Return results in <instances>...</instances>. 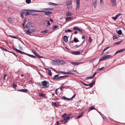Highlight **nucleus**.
<instances>
[{
    "label": "nucleus",
    "mask_w": 125,
    "mask_h": 125,
    "mask_svg": "<svg viewBox=\"0 0 125 125\" xmlns=\"http://www.w3.org/2000/svg\"><path fill=\"white\" fill-rule=\"evenodd\" d=\"M110 48L109 47H106L104 49V51H106V50H107V49H109Z\"/></svg>",
    "instance_id": "bf43d9fd"
},
{
    "label": "nucleus",
    "mask_w": 125,
    "mask_h": 125,
    "mask_svg": "<svg viewBox=\"0 0 125 125\" xmlns=\"http://www.w3.org/2000/svg\"><path fill=\"white\" fill-rule=\"evenodd\" d=\"M32 52H33V53L36 56V54H37V53L36 52H35L34 51H32Z\"/></svg>",
    "instance_id": "864d4df0"
},
{
    "label": "nucleus",
    "mask_w": 125,
    "mask_h": 125,
    "mask_svg": "<svg viewBox=\"0 0 125 125\" xmlns=\"http://www.w3.org/2000/svg\"><path fill=\"white\" fill-rule=\"evenodd\" d=\"M48 31H49V30H45L44 31H41V33H47L48 32Z\"/></svg>",
    "instance_id": "f704fd0d"
},
{
    "label": "nucleus",
    "mask_w": 125,
    "mask_h": 125,
    "mask_svg": "<svg viewBox=\"0 0 125 125\" xmlns=\"http://www.w3.org/2000/svg\"><path fill=\"white\" fill-rule=\"evenodd\" d=\"M104 68V67H103L101 68H99L98 69L99 70H103Z\"/></svg>",
    "instance_id": "680f3d73"
},
{
    "label": "nucleus",
    "mask_w": 125,
    "mask_h": 125,
    "mask_svg": "<svg viewBox=\"0 0 125 125\" xmlns=\"http://www.w3.org/2000/svg\"><path fill=\"white\" fill-rule=\"evenodd\" d=\"M55 62H56L57 63L58 62H59L62 64V63H63V62H64V61L63 60H58L55 61Z\"/></svg>",
    "instance_id": "5701e85b"
},
{
    "label": "nucleus",
    "mask_w": 125,
    "mask_h": 125,
    "mask_svg": "<svg viewBox=\"0 0 125 125\" xmlns=\"http://www.w3.org/2000/svg\"><path fill=\"white\" fill-rule=\"evenodd\" d=\"M26 12H24L23 11H21L20 13L21 16V17L23 18L24 17V14L25 16L30 15L31 14L30 12L28 10H27L26 11Z\"/></svg>",
    "instance_id": "f03ea898"
},
{
    "label": "nucleus",
    "mask_w": 125,
    "mask_h": 125,
    "mask_svg": "<svg viewBox=\"0 0 125 125\" xmlns=\"http://www.w3.org/2000/svg\"><path fill=\"white\" fill-rule=\"evenodd\" d=\"M111 3L112 6H115L116 5V0H111Z\"/></svg>",
    "instance_id": "9d476101"
},
{
    "label": "nucleus",
    "mask_w": 125,
    "mask_h": 125,
    "mask_svg": "<svg viewBox=\"0 0 125 125\" xmlns=\"http://www.w3.org/2000/svg\"><path fill=\"white\" fill-rule=\"evenodd\" d=\"M34 31L33 29H30L28 30L27 31V33L28 34H30L31 33H32V32H33Z\"/></svg>",
    "instance_id": "a211bd4d"
},
{
    "label": "nucleus",
    "mask_w": 125,
    "mask_h": 125,
    "mask_svg": "<svg viewBox=\"0 0 125 125\" xmlns=\"http://www.w3.org/2000/svg\"><path fill=\"white\" fill-rule=\"evenodd\" d=\"M27 55L28 56H29L31 57H32L33 58H36V57L34 56L33 55H31L30 54H27Z\"/></svg>",
    "instance_id": "2f4dec72"
},
{
    "label": "nucleus",
    "mask_w": 125,
    "mask_h": 125,
    "mask_svg": "<svg viewBox=\"0 0 125 125\" xmlns=\"http://www.w3.org/2000/svg\"><path fill=\"white\" fill-rule=\"evenodd\" d=\"M118 34L119 35H121L122 33V31L121 30H119L117 32Z\"/></svg>",
    "instance_id": "37998d69"
},
{
    "label": "nucleus",
    "mask_w": 125,
    "mask_h": 125,
    "mask_svg": "<svg viewBox=\"0 0 125 125\" xmlns=\"http://www.w3.org/2000/svg\"><path fill=\"white\" fill-rule=\"evenodd\" d=\"M73 19V18L70 17H67L66 18V21H71Z\"/></svg>",
    "instance_id": "393cba45"
},
{
    "label": "nucleus",
    "mask_w": 125,
    "mask_h": 125,
    "mask_svg": "<svg viewBox=\"0 0 125 125\" xmlns=\"http://www.w3.org/2000/svg\"><path fill=\"white\" fill-rule=\"evenodd\" d=\"M36 56L38 58H43V57L42 56H40L39 54H37L36 55Z\"/></svg>",
    "instance_id": "ea45409f"
},
{
    "label": "nucleus",
    "mask_w": 125,
    "mask_h": 125,
    "mask_svg": "<svg viewBox=\"0 0 125 125\" xmlns=\"http://www.w3.org/2000/svg\"><path fill=\"white\" fill-rule=\"evenodd\" d=\"M31 2V0H26V2L27 4L30 3Z\"/></svg>",
    "instance_id": "c03bdc74"
},
{
    "label": "nucleus",
    "mask_w": 125,
    "mask_h": 125,
    "mask_svg": "<svg viewBox=\"0 0 125 125\" xmlns=\"http://www.w3.org/2000/svg\"><path fill=\"white\" fill-rule=\"evenodd\" d=\"M12 48L13 50H14L15 51H16L17 52L18 50V49H17L15 47H13Z\"/></svg>",
    "instance_id": "6e6d98bb"
},
{
    "label": "nucleus",
    "mask_w": 125,
    "mask_h": 125,
    "mask_svg": "<svg viewBox=\"0 0 125 125\" xmlns=\"http://www.w3.org/2000/svg\"><path fill=\"white\" fill-rule=\"evenodd\" d=\"M121 14L120 13H119L118 14H117V15H116V16L115 17L117 18H118V17L120 16V15H121Z\"/></svg>",
    "instance_id": "3c124183"
},
{
    "label": "nucleus",
    "mask_w": 125,
    "mask_h": 125,
    "mask_svg": "<svg viewBox=\"0 0 125 125\" xmlns=\"http://www.w3.org/2000/svg\"><path fill=\"white\" fill-rule=\"evenodd\" d=\"M48 74L50 76H51L52 75V73L51 72V70L50 69H48Z\"/></svg>",
    "instance_id": "473e14b6"
},
{
    "label": "nucleus",
    "mask_w": 125,
    "mask_h": 125,
    "mask_svg": "<svg viewBox=\"0 0 125 125\" xmlns=\"http://www.w3.org/2000/svg\"><path fill=\"white\" fill-rule=\"evenodd\" d=\"M66 114L65 113L62 115V117H63L64 120V124H65L67 123L69 120L70 117H66Z\"/></svg>",
    "instance_id": "f257e3e1"
},
{
    "label": "nucleus",
    "mask_w": 125,
    "mask_h": 125,
    "mask_svg": "<svg viewBox=\"0 0 125 125\" xmlns=\"http://www.w3.org/2000/svg\"><path fill=\"white\" fill-rule=\"evenodd\" d=\"M79 28V27L76 26H75L73 27V29L74 30H78Z\"/></svg>",
    "instance_id": "a19ab883"
},
{
    "label": "nucleus",
    "mask_w": 125,
    "mask_h": 125,
    "mask_svg": "<svg viewBox=\"0 0 125 125\" xmlns=\"http://www.w3.org/2000/svg\"><path fill=\"white\" fill-rule=\"evenodd\" d=\"M7 20L10 23L12 22V19L11 17H8Z\"/></svg>",
    "instance_id": "bb28decb"
},
{
    "label": "nucleus",
    "mask_w": 125,
    "mask_h": 125,
    "mask_svg": "<svg viewBox=\"0 0 125 125\" xmlns=\"http://www.w3.org/2000/svg\"><path fill=\"white\" fill-rule=\"evenodd\" d=\"M10 37L12 38H14V39H16L17 38L15 36L13 37V36H10Z\"/></svg>",
    "instance_id": "338daca9"
},
{
    "label": "nucleus",
    "mask_w": 125,
    "mask_h": 125,
    "mask_svg": "<svg viewBox=\"0 0 125 125\" xmlns=\"http://www.w3.org/2000/svg\"><path fill=\"white\" fill-rule=\"evenodd\" d=\"M71 63V64H72L74 65H78L79 64H80L83 63V62H72Z\"/></svg>",
    "instance_id": "9b49d317"
},
{
    "label": "nucleus",
    "mask_w": 125,
    "mask_h": 125,
    "mask_svg": "<svg viewBox=\"0 0 125 125\" xmlns=\"http://www.w3.org/2000/svg\"><path fill=\"white\" fill-rule=\"evenodd\" d=\"M92 40L91 38L90 37H89V40L88 41V42L89 43H91L92 42Z\"/></svg>",
    "instance_id": "a18cd8bd"
},
{
    "label": "nucleus",
    "mask_w": 125,
    "mask_h": 125,
    "mask_svg": "<svg viewBox=\"0 0 125 125\" xmlns=\"http://www.w3.org/2000/svg\"><path fill=\"white\" fill-rule=\"evenodd\" d=\"M111 56L110 55H105L102 57L99 60V62L105 59L108 58H110L111 57Z\"/></svg>",
    "instance_id": "7ed1b4c3"
},
{
    "label": "nucleus",
    "mask_w": 125,
    "mask_h": 125,
    "mask_svg": "<svg viewBox=\"0 0 125 125\" xmlns=\"http://www.w3.org/2000/svg\"><path fill=\"white\" fill-rule=\"evenodd\" d=\"M112 18L114 21H115L117 19L115 16V17H112Z\"/></svg>",
    "instance_id": "09e8293b"
},
{
    "label": "nucleus",
    "mask_w": 125,
    "mask_h": 125,
    "mask_svg": "<svg viewBox=\"0 0 125 125\" xmlns=\"http://www.w3.org/2000/svg\"><path fill=\"white\" fill-rule=\"evenodd\" d=\"M42 83L43 86H45V88H47L49 87L48 85H47V82L46 81H43L42 82Z\"/></svg>",
    "instance_id": "0eeeda50"
},
{
    "label": "nucleus",
    "mask_w": 125,
    "mask_h": 125,
    "mask_svg": "<svg viewBox=\"0 0 125 125\" xmlns=\"http://www.w3.org/2000/svg\"><path fill=\"white\" fill-rule=\"evenodd\" d=\"M78 30L79 31V32L81 33H82L83 32L82 30L81 29H80L79 28Z\"/></svg>",
    "instance_id": "8fccbe9b"
},
{
    "label": "nucleus",
    "mask_w": 125,
    "mask_h": 125,
    "mask_svg": "<svg viewBox=\"0 0 125 125\" xmlns=\"http://www.w3.org/2000/svg\"><path fill=\"white\" fill-rule=\"evenodd\" d=\"M39 96H41L44 98H45L46 97V95L42 93L39 94Z\"/></svg>",
    "instance_id": "a878e982"
},
{
    "label": "nucleus",
    "mask_w": 125,
    "mask_h": 125,
    "mask_svg": "<svg viewBox=\"0 0 125 125\" xmlns=\"http://www.w3.org/2000/svg\"><path fill=\"white\" fill-rule=\"evenodd\" d=\"M60 121L61 122H64V119H61Z\"/></svg>",
    "instance_id": "69168bd1"
},
{
    "label": "nucleus",
    "mask_w": 125,
    "mask_h": 125,
    "mask_svg": "<svg viewBox=\"0 0 125 125\" xmlns=\"http://www.w3.org/2000/svg\"><path fill=\"white\" fill-rule=\"evenodd\" d=\"M57 124L56 125H59V122L58 121H57L56 122Z\"/></svg>",
    "instance_id": "774afa93"
},
{
    "label": "nucleus",
    "mask_w": 125,
    "mask_h": 125,
    "mask_svg": "<svg viewBox=\"0 0 125 125\" xmlns=\"http://www.w3.org/2000/svg\"><path fill=\"white\" fill-rule=\"evenodd\" d=\"M52 9V8H45L43 9V10H50Z\"/></svg>",
    "instance_id": "79ce46f5"
},
{
    "label": "nucleus",
    "mask_w": 125,
    "mask_h": 125,
    "mask_svg": "<svg viewBox=\"0 0 125 125\" xmlns=\"http://www.w3.org/2000/svg\"><path fill=\"white\" fill-rule=\"evenodd\" d=\"M125 51V49H123L118 50L116 52L115 55L118 53L123 52Z\"/></svg>",
    "instance_id": "2eb2a0df"
},
{
    "label": "nucleus",
    "mask_w": 125,
    "mask_h": 125,
    "mask_svg": "<svg viewBox=\"0 0 125 125\" xmlns=\"http://www.w3.org/2000/svg\"><path fill=\"white\" fill-rule=\"evenodd\" d=\"M17 91H20L22 92L26 93L28 91L27 89H20L17 90Z\"/></svg>",
    "instance_id": "f3484780"
},
{
    "label": "nucleus",
    "mask_w": 125,
    "mask_h": 125,
    "mask_svg": "<svg viewBox=\"0 0 125 125\" xmlns=\"http://www.w3.org/2000/svg\"><path fill=\"white\" fill-rule=\"evenodd\" d=\"M66 77V76H60L59 77L57 78V79H59L60 78H62L64 77Z\"/></svg>",
    "instance_id": "603ef678"
},
{
    "label": "nucleus",
    "mask_w": 125,
    "mask_h": 125,
    "mask_svg": "<svg viewBox=\"0 0 125 125\" xmlns=\"http://www.w3.org/2000/svg\"><path fill=\"white\" fill-rule=\"evenodd\" d=\"M122 42V41H119L117 42H116V43H115L114 44H119L120 43Z\"/></svg>",
    "instance_id": "49530a36"
},
{
    "label": "nucleus",
    "mask_w": 125,
    "mask_h": 125,
    "mask_svg": "<svg viewBox=\"0 0 125 125\" xmlns=\"http://www.w3.org/2000/svg\"><path fill=\"white\" fill-rule=\"evenodd\" d=\"M83 114V112H82L78 116H77L76 117V118H77V119H78V118H79L82 117Z\"/></svg>",
    "instance_id": "cd10ccee"
},
{
    "label": "nucleus",
    "mask_w": 125,
    "mask_h": 125,
    "mask_svg": "<svg viewBox=\"0 0 125 125\" xmlns=\"http://www.w3.org/2000/svg\"><path fill=\"white\" fill-rule=\"evenodd\" d=\"M16 87V85H15V83H14L13 84V88H15Z\"/></svg>",
    "instance_id": "e2e57ef3"
},
{
    "label": "nucleus",
    "mask_w": 125,
    "mask_h": 125,
    "mask_svg": "<svg viewBox=\"0 0 125 125\" xmlns=\"http://www.w3.org/2000/svg\"><path fill=\"white\" fill-rule=\"evenodd\" d=\"M58 89H56L55 90V93L57 95H58L59 94V93L57 92V91Z\"/></svg>",
    "instance_id": "5fc2aeb1"
},
{
    "label": "nucleus",
    "mask_w": 125,
    "mask_h": 125,
    "mask_svg": "<svg viewBox=\"0 0 125 125\" xmlns=\"http://www.w3.org/2000/svg\"><path fill=\"white\" fill-rule=\"evenodd\" d=\"M66 5L69 10H70L72 9V3L71 2L67 3Z\"/></svg>",
    "instance_id": "f8f14e48"
},
{
    "label": "nucleus",
    "mask_w": 125,
    "mask_h": 125,
    "mask_svg": "<svg viewBox=\"0 0 125 125\" xmlns=\"http://www.w3.org/2000/svg\"><path fill=\"white\" fill-rule=\"evenodd\" d=\"M96 72H95L93 74V75L92 76H90L89 77H87L86 78V80H89V79H91L96 74Z\"/></svg>",
    "instance_id": "ddd939ff"
},
{
    "label": "nucleus",
    "mask_w": 125,
    "mask_h": 125,
    "mask_svg": "<svg viewBox=\"0 0 125 125\" xmlns=\"http://www.w3.org/2000/svg\"><path fill=\"white\" fill-rule=\"evenodd\" d=\"M66 14L67 16H70L71 15V13L70 12H68L66 13Z\"/></svg>",
    "instance_id": "c9c22d12"
},
{
    "label": "nucleus",
    "mask_w": 125,
    "mask_h": 125,
    "mask_svg": "<svg viewBox=\"0 0 125 125\" xmlns=\"http://www.w3.org/2000/svg\"><path fill=\"white\" fill-rule=\"evenodd\" d=\"M63 39L65 42H68V38L67 36H64L63 38Z\"/></svg>",
    "instance_id": "aec40b11"
},
{
    "label": "nucleus",
    "mask_w": 125,
    "mask_h": 125,
    "mask_svg": "<svg viewBox=\"0 0 125 125\" xmlns=\"http://www.w3.org/2000/svg\"><path fill=\"white\" fill-rule=\"evenodd\" d=\"M59 74H57L55 75L54 77L53 78V79H57V78L59 76Z\"/></svg>",
    "instance_id": "c85d7f7f"
},
{
    "label": "nucleus",
    "mask_w": 125,
    "mask_h": 125,
    "mask_svg": "<svg viewBox=\"0 0 125 125\" xmlns=\"http://www.w3.org/2000/svg\"><path fill=\"white\" fill-rule=\"evenodd\" d=\"M43 24L44 25H45L46 26H48L50 24V23L49 21H46L43 23Z\"/></svg>",
    "instance_id": "4468645a"
},
{
    "label": "nucleus",
    "mask_w": 125,
    "mask_h": 125,
    "mask_svg": "<svg viewBox=\"0 0 125 125\" xmlns=\"http://www.w3.org/2000/svg\"><path fill=\"white\" fill-rule=\"evenodd\" d=\"M71 52L73 54L75 55H78L80 54V52L79 51H72Z\"/></svg>",
    "instance_id": "dca6fc26"
},
{
    "label": "nucleus",
    "mask_w": 125,
    "mask_h": 125,
    "mask_svg": "<svg viewBox=\"0 0 125 125\" xmlns=\"http://www.w3.org/2000/svg\"><path fill=\"white\" fill-rule=\"evenodd\" d=\"M73 41L75 42H79V40L76 38H75L73 39Z\"/></svg>",
    "instance_id": "e433bc0d"
},
{
    "label": "nucleus",
    "mask_w": 125,
    "mask_h": 125,
    "mask_svg": "<svg viewBox=\"0 0 125 125\" xmlns=\"http://www.w3.org/2000/svg\"><path fill=\"white\" fill-rule=\"evenodd\" d=\"M22 11H26L27 10H28L30 12H44L45 11V10H22Z\"/></svg>",
    "instance_id": "39448f33"
},
{
    "label": "nucleus",
    "mask_w": 125,
    "mask_h": 125,
    "mask_svg": "<svg viewBox=\"0 0 125 125\" xmlns=\"http://www.w3.org/2000/svg\"><path fill=\"white\" fill-rule=\"evenodd\" d=\"M65 31L66 32H71L72 31L70 29H68L67 30H65Z\"/></svg>",
    "instance_id": "de8ad7c7"
},
{
    "label": "nucleus",
    "mask_w": 125,
    "mask_h": 125,
    "mask_svg": "<svg viewBox=\"0 0 125 125\" xmlns=\"http://www.w3.org/2000/svg\"><path fill=\"white\" fill-rule=\"evenodd\" d=\"M76 71H74V70H72L71 71H69L68 72H64L62 71H60L59 72L61 73H63L65 74H73Z\"/></svg>",
    "instance_id": "20e7f679"
},
{
    "label": "nucleus",
    "mask_w": 125,
    "mask_h": 125,
    "mask_svg": "<svg viewBox=\"0 0 125 125\" xmlns=\"http://www.w3.org/2000/svg\"><path fill=\"white\" fill-rule=\"evenodd\" d=\"M59 27V26L58 25H54L53 26V29L55 30L58 28Z\"/></svg>",
    "instance_id": "4c0bfd02"
},
{
    "label": "nucleus",
    "mask_w": 125,
    "mask_h": 125,
    "mask_svg": "<svg viewBox=\"0 0 125 125\" xmlns=\"http://www.w3.org/2000/svg\"><path fill=\"white\" fill-rule=\"evenodd\" d=\"M52 104L56 107H57L58 106V104L56 102H52Z\"/></svg>",
    "instance_id": "c756f323"
},
{
    "label": "nucleus",
    "mask_w": 125,
    "mask_h": 125,
    "mask_svg": "<svg viewBox=\"0 0 125 125\" xmlns=\"http://www.w3.org/2000/svg\"><path fill=\"white\" fill-rule=\"evenodd\" d=\"M96 0H94L93 1V5L94 8H95L96 7Z\"/></svg>",
    "instance_id": "6ab92c4d"
},
{
    "label": "nucleus",
    "mask_w": 125,
    "mask_h": 125,
    "mask_svg": "<svg viewBox=\"0 0 125 125\" xmlns=\"http://www.w3.org/2000/svg\"><path fill=\"white\" fill-rule=\"evenodd\" d=\"M93 109L96 110V109L94 107L92 106L89 108L88 112Z\"/></svg>",
    "instance_id": "72a5a7b5"
},
{
    "label": "nucleus",
    "mask_w": 125,
    "mask_h": 125,
    "mask_svg": "<svg viewBox=\"0 0 125 125\" xmlns=\"http://www.w3.org/2000/svg\"><path fill=\"white\" fill-rule=\"evenodd\" d=\"M48 4L50 5H51L54 6H58V4L52 2H50L48 3Z\"/></svg>",
    "instance_id": "b1692460"
},
{
    "label": "nucleus",
    "mask_w": 125,
    "mask_h": 125,
    "mask_svg": "<svg viewBox=\"0 0 125 125\" xmlns=\"http://www.w3.org/2000/svg\"><path fill=\"white\" fill-rule=\"evenodd\" d=\"M0 48L2 49V50H3L4 51L6 52H10V51H9L7 49H6V48H5L4 47H0Z\"/></svg>",
    "instance_id": "4be33fe9"
},
{
    "label": "nucleus",
    "mask_w": 125,
    "mask_h": 125,
    "mask_svg": "<svg viewBox=\"0 0 125 125\" xmlns=\"http://www.w3.org/2000/svg\"><path fill=\"white\" fill-rule=\"evenodd\" d=\"M100 0V3L102 4H103V3H104V2H103V0Z\"/></svg>",
    "instance_id": "13d9d810"
},
{
    "label": "nucleus",
    "mask_w": 125,
    "mask_h": 125,
    "mask_svg": "<svg viewBox=\"0 0 125 125\" xmlns=\"http://www.w3.org/2000/svg\"><path fill=\"white\" fill-rule=\"evenodd\" d=\"M52 13V12L50 11H47L44 13V14L47 16H49Z\"/></svg>",
    "instance_id": "412c9836"
},
{
    "label": "nucleus",
    "mask_w": 125,
    "mask_h": 125,
    "mask_svg": "<svg viewBox=\"0 0 125 125\" xmlns=\"http://www.w3.org/2000/svg\"><path fill=\"white\" fill-rule=\"evenodd\" d=\"M25 27L28 29H29L32 27V25L31 23H28L26 25Z\"/></svg>",
    "instance_id": "6e6552de"
},
{
    "label": "nucleus",
    "mask_w": 125,
    "mask_h": 125,
    "mask_svg": "<svg viewBox=\"0 0 125 125\" xmlns=\"http://www.w3.org/2000/svg\"><path fill=\"white\" fill-rule=\"evenodd\" d=\"M113 39L114 40H115L116 39H117V38L116 37V36H113Z\"/></svg>",
    "instance_id": "052dcab7"
},
{
    "label": "nucleus",
    "mask_w": 125,
    "mask_h": 125,
    "mask_svg": "<svg viewBox=\"0 0 125 125\" xmlns=\"http://www.w3.org/2000/svg\"><path fill=\"white\" fill-rule=\"evenodd\" d=\"M7 76V75H5L4 76L3 78V79L4 80H5L6 77Z\"/></svg>",
    "instance_id": "4d7b16f0"
},
{
    "label": "nucleus",
    "mask_w": 125,
    "mask_h": 125,
    "mask_svg": "<svg viewBox=\"0 0 125 125\" xmlns=\"http://www.w3.org/2000/svg\"><path fill=\"white\" fill-rule=\"evenodd\" d=\"M95 81H94V83H93L92 82H91V83H90L89 84H86L83 82H82V83L85 86H90V87H89V88H90L91 87H92L93 85L94 84V83H95Z\"/></svg>",
    "instance_id": "423d86ee"
},
{
    "label": "nucleus",
    "mask_w": 125,
    "mask_h": 125,
    "mask_svg": "<svg viewBox=\"0 0 125 125\" xmlns=\"http://www.w3.org/2000/svg\"><path fill=\"white\" fill-rule=\"evenodd\" d=\"M76 10H78L79 9L80 6V0H76Z\"/></svg>",
    "instance_id": "1a4fd4ad"
},
{
    "label": "nucleus",
    "mask_w": 125,
    "mask_h": 125,
    "mask_svg": "<svg viewBox=\"0 0 125 125\" xmlns=\"http://www.w3.org/2000/svg\"><path fill=\"white\" fill-rule=\"evenodd\" d=\"M76 95L75 94L74 95H73L72 97V98H71V99H72L73 98H74L75 97V96Z\"/></svg>",
    "instance_id": "0e129e2a"
},
{
    "label": "nucleus",
    "mask_w": 125,
    "mask_h": 125,
    "mask_svg": "<svg viewBox=\"0 0 125 125\" xmlns=\"http://www.w3.org/2000/svg\"><path fill=\"white\" fill-rule=\"evenodd\" d=\"M17 52L20 53H21V54H24L25 53L23 52H22V51H21L20 50H18L17 51Z\"/></svg>",
    "instance_id": "58836bf2"
},
{
    "label": "nucleus",
    "mask_w": 125,
    "mask_h": 125,
    "mask_svg": "<svg viewBox=\"0 0 125 125\" xmlns=\"http://www.w3.org/2000/svg\"><path fill=\"white\" fill-rule=\"evenodd\" d=\"M62 98L64 100H71V99H70L67 98L65 97L64 96H62Z\"/></svg>",
    "instance_id": "7c9ffc66"
}]
</instances>
